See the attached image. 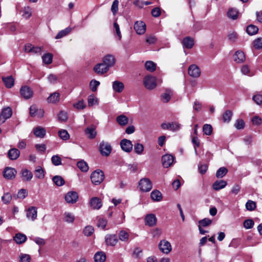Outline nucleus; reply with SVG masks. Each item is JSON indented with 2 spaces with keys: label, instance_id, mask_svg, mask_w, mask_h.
<instances>
[{
  "label": "nucleus",
  "instance_id": "f257e3e1",
  "mask_svg": "<svg viewBox=\"0 0 262 262\" xmlns=\"http://www.w3.org/2000/svg\"><path fill=\"white\" fill-rule=\"evenodd\" d=\"M104 179L103 172L99 169L93 171L91 175L92 182L95 185L100 184Z\"/></svg>",
  "mask_w": 262,
  "mask_h": 262
},
{
  "label": "nucleus",
  "instance_id": "f03ea898",
  "mask_svg": "<svg viewBox=\"0 0 262 262\" xmlns=\"http://www.w3.org/2000/svg\"><path fill=\"white\" fill-rule=\"evenodd\" d=\"M140 190L143 192H148L152 189V185L151 181L146 178L141 179L139 182Z\"/></svg>",
  "mask_w": 262,
  "mask_h": 262
},
{
  "label": "nucleus",
  "instance_id": "7ed1b4c3",
  "mask_svg": "<svg viewBox=\"0 0 262 262\" xmlns=\"http://www.w3.org/2000/svg\"><path fill=\"white\" fill-rule=\"evenodd\" d=\"M145 87L148 90L155 89L157 86L156 77L151 75L145 77L143 80Z\"/></svg>",
  "mask_w": 262,
  "mask_h": 262
},
{
  "label": "nucleus",
  "instance_id": "20e7f679",
  "mask_svg": "<svg viewBox=\"0 0 262 262\" xmlns=\"http://www.w3.org/2000/svg\"><path fill=\"white\" fill-rule=\"evenodd\" d=\"M161 127L163 129H167L172 132H176L180 129L181 125L176 122H164L161 124Z\"/></svg>",
  "mask_w": 262,
  "mask_h": 262
},
{
  "label": "nucleus",
  "instance_id": "39448f33",
  "mask_svg": "<svg viewBox=\"0 0 262 262\" xmlns=\"http://www.w3.org/2000/svg\"><path fill=\"white\" fill-rule=\"evenodd\" d=\"M64 199L67 203L73 204L77 202L78 194L76 191H71L65 195Z\"/></svg>",
  "mask_w": 262,
  "mask_h": 262
},
{
  "label": "nucleus",
  "instance_id": "423d86ee",
  "mask_svg": "<svg viewBox=\"0 0 262 262\" xmlns=\"http://www.w3.org/2000/svg\"><path fill=\"white\" fill-rule=\"evenodd\" d=\"M159 248L160 251L165 254H168L172 250L170 243L164 239L160 241Z\"/></svg>",
  "mask_w": 262,
  "mask_h": 262
},
{
  "label": "nucleus",
  "instance_id": "0eeeda50",
  "mask_svg": "<svg viewBox=\"0 0 262 262\" xmlns=\"http://www.w3.org/2000/svg\"><path fill=\"white\" fill-rule=\"evenodd\" d=\"M100 151L101 154L105 156H108L111 152L112 147L111 145L104 141H102L99 146Z\"/></svg>",
  "mask_w": 262,
  "mask_h": 262
},
{
  "label": "nucleus",
  "instance_id": "6e6552de",
  "mask_svg": "<svg viewBox=\"0 0 262 262\" xmlns=\"http://www.w3.org/2000/svg\"><path fill=\"white\" fill-rule=\"evenodd\" d=\"M188 73L191 77L198 78L200 76L201 72L198 66L191 64L188 68Z\"/></svg>",
  "mask_w": 262,
  "mask_h": 262
},
{
  "label": "nucleus",
  "instance_id": "1a4fd4ad",
  "mask_svg": "<svg viewBox=\"0 0 262 262\" xmlns=\"http://www.w3.org/2000/svg\"><path fill=\"white\" fill-rule=\"evenodd\" d=\"M120 146L122 149L126 152H130L133 150L132 142L126 139H123L120 141Z\"/></svg>",
  "mask_w": 262,
  "mask_h": 262
},
{
  "label": "nucleus",
  "instance_id": "9d476101",
  "mask_svg": "<svg viewBox=\"0 0 262 262\" xmlns=\"http://www.w3.org/2000/svg\"><path fill=\"white\" fill-rule=\"evenodd\" d=\"M134 29L138 34H143L146 31V25L142 21H137L134 25Z\"/></svg>",
  "mask_w": 262,
  "mask_h": 262
},
{
  "label": "nucleus",
  "instance_id": "9b49d317",
  "mask_svg": "<svg viewBox=\"0 0 262 262\" xmlns=\"http://www.w3.org/2000/svg\"><path fill=\"white\" fill-rule=\"evenodd\" d=\"M16 173L17 171L15 169L7 167L5 168L3 172V176L5 178L10 180L15 178Z\"/></svg>",
  "mask_w": 262,
  "mask_h": 262
},
{
  "label": "nucleus",
  "instance_id": "f8f14e48",
  "mask_svg": "<svg viewBox=\"0 0 262 262\" xmlns=\"http://www.w3.org/2000/svg\"><path fill=\"white\" fill-rule=\"evenodd\" d=\"M21 96L26 99L30 98L33 96V91L28 86H23L20 89Z\"/></svg>",
  "mask_w": 262,
  "mask_h": 262
},
{
  "label": "nucleus",
  "instance_id": "ddd939ff",
  "mask_svg": "<svg viewBox=\"0 0 262 262\" xmlns=\"http://www.w3.org/2000/svg\"><path fill=\"white\" fill-rule=\"evenodd\" d=\"M173 160L174 157L172 155H165L162 158V165L164 167L168 168L172 164Z\"/></svg>",
  "mask_w": 262,
  "mask_h": 262
},
{
  "label": "nucleus",
  "instance_id": "4468645a",
  "mask_svg": "<svg viewBox=\"0 0 262 262\" xmlns=\"http://www.w3.org/2000/svg\"><path fill=\"white\" fill-rule=\"evenodd\" d=\"M108 70V68L103 62L97 64L94 67V71L98 74L106 73Z\"/></svg>",
  "mask_w": 262,
  "mask_h": 262
},
{
  "label": "nucleus",
  "instance_id": "2eb2a0df",
  "mask_svg": "<svg viewBox=\"0 0 262 262\" xmlns=\"http://www.w3.org/2000/svg\"><path fill=\"white\" fill-rule=\"evenodd\" d=\"M105 241L107 245L115 246L118 242V239L115 234H107L105 237Z\"/></svg>",
  "mask_w": 262,
  "mask_h": 262
},
{
  "label": "nucleus",
  "instance_id": "dca6fc26",
  "mask_svg": "<svg viewBox=\"0 0 262 262\" xmlns=\"http://www.w3.org/2000/svg\"><path fill=\"white\" fill-rule=\"evenodd\" d=\"M116 62L114 56L112 55H106L103 59V62L106 66L108 69L114 66Z\"/></svg>",
  "mask_w": 262,
  "mask_h": 262
},
{
  "label": "nucleus",
  "instance_id": "f3484780",
  "mask_svg": "<svg viewBox=\"0 0 262 262\" xmlns=\"http://www.w3.org/2000/svg\"><path fill=\"white\" fill-rule=\"evenodd\" d=\"M84 133L89 139H93L95 138L97 135L96 127L94 125L89 126L85 129Z\"/></svg>",
  "mask_w": 262,
  "mask_h": 262
},
{
  "label": "nucleus",
  "instance_id": "a211bd4d",
  "mask_svg": "<svg viewBox=\"0 0 262 262\" xmlns=\"http://www.w3.org/2000/svg\"><path fill=\"white\" fill-rule=\"evenodd\" d=\"M145 225L149 227H152L156 225L157 223V218L155 214H149L145 217Z\"/></svg>",
  "mask_w": 262,
  "mask_h": 262
},
{
  "label": "nucleus",
  "instance_id": "6ab92c4d",
  "mask_svg": "<svg viewBox=\"0 0 262 262\" xmlns=\"http://www.w3.org/2000/svg\"><path fill=\"white\" fill-rule=\"evenodd\" d=\"M112 88L115 92L120 93L123 91L124 85L123 82L116 80L112 83Z\"/></svg>",
  "mask_w": 262,
  "mask_h": 262
},
{
  "label": "nucleus",
  "instance_id": "aec40b11",
  "mask_svg": "<svg viewBox=\"0 0 262 262\" xmlns=\"http://www.w3.org/2000/svg\"><path fill=\"white\" fill-rule=\"evenodd\" d=\"M37 208L35 207H31L28 208L27 211V217L32 221L35 220L37 217Z\"/></svg>",
  "mask_w": 262,
  "mask_h": 262
},
{
  "label": "nucleus",
  "instance_id": "412c9836",
  "mask_svg": "<svg viewBox=\"0 0 262 262\" xmlns=\"http://www.w3.org/2000/svg\"><path fill=\"white\" fill-rule=\"evenodd\" d=\"M90 205L93 209H99L102 206V202L97 197H93L90 200Z\"/></svg>",
  "mask_w": 262,
  "mask_h": 262
},
{
  "label": "nucleus",
  "instance_id": "4be33fe9",
  "mask_svg": "<svg viewBox=\"0 0 262 262\" xmlns=\"http://www.w3.org/2000/svg\"><path fill=\"white\" fill-rule=\"evenodd\" d=\"M20 173L23 181H30L32 179L33 174L28 169H23Z\"/></svg>",
  "mask_w": 262,
  "mask_h": 262
},
{
  "label": "nucleus",
  "instance_id": "5701e85b",
  "mask_svg": "<svg viewBox=\"0 0 262 262\" xmlns=\"http://www.w3.org/2000/svg\"><path fill=\"white\" fill-rule=\"evenodd\" d=\"M227 185V181L225 180L216 181L212 185V188L215 190H219L225 188Z\"/></svg>",
  "mask_w": 262,
  "mask_h": 262
},
{
  "label": "nucleus",
  "instance_id": "b1692460",
  "mask_svg": "<svg viewBox=\"0 0 262 262\" xmlns=\"http://www.w3.org/2000/svg\"><path fill=\"white\" fill-rule=\"evenodd\" d=\"M19 155V151L15 148L10 149L8 152V157L11 160H16Z\"/></svg>",
  "mask_w": 262,
  "mask_h": 262
},
{
  "label": "nucleus",
  "instance_id": "393cba45",
  "mask_svg": "<svg viewBox=\"0 0 262 262\" xmlns=\"http://www.w3.org/2000/svg\"><path fill=\"white\" fill-rule=\"evenodd\" d=\"M234 60L237 63H242L245 60V56L244 53L240 51L235 52L234 55Z\"/></svg>",
  "mask_w": 262,
  "mask_h": 262
},
{
  "label": "nucleus",
  "instance_id": "a878e982",
  "mask_svg": "<svg viewBox=\"0 0 262 262\" xmlns=\"http://www.w3.org/2000/svg\"><path fill=\"white\" fill-rule=\"evenodd\" d=\"M2 80L7 88H11L14 84V79L12 76L3 77Z\"/></svg>",
  "mask_w": 262,
  "mask_h": 262
},
{
  "label": "nucleus",
  "instance_id": "bb28decb",
  "mask_svg": "<svg viewBox=\"0 0 262 262\" xmlns=\"http://www.w3.org/2000/svg\"><path fill=\"white\" fill-rule=\"evenodd\" d=\"M94 259L95 262H104L106 260L105 254L102 251L97 252L94 255Z\"/></svg>",
  "mask_w": 262,
  "mask_h": 262
},
{
  "label": "nucleus",
  "instance_id": "cd10ccee",
  "mask_svg": "<svg viewBox=\"0 0 262 262\" xmlns=\"http://www.w3.org/2000/svg\"><path fill=\"white\" fill-rule=\"evenodd\" d=\"M60 94L58 92H54L51 94L47 98V101L49 103H55L59 101Z\"/></svg>",
  "mask_w": 262,
  "mask_h": 262
},
{
  "label": "nucleus",
  "instance_id": "c85d7f7f",
  "mask_svg": "<svg viewBox=\"0 0 262 262\" xmlns=\"http://www.w3.org/2000/svg\"><path fill=\"white\" fill-rule=\"evenodd\" d=\"M34 134L36 137L42 138L45 137L46 131L45 128L38 126L34 129Z\"/></svg>",
  "mask_w": 262,
  "mask_h": 262
},
{
  "label": "nucleus",
  "instance_id": "c756f323",
  "mask_svg": "<svg viewBox=\"0 0 262 262\" xmlns=\"http://www.w3.org/2000/svg\"><path fill=\"white\" fill-rule=\"evenodd\" d=\"M14 240L18 244H21L27 240V236L23 233H17L14 237Z\"/></svg>",
  "mask_w": 262,
  "mask_h": 262
},
{
  "label": "nucleus",
  "instance_id": "7c9ffc66",
  "mask_svg": "<svg viewBox=\"0 0 262 262\" xmlns=\"http://www.w3.org/2000/svg\"><path fill=\"white\" fill-rule=\"evenodd\" d=\"M183 45L184 47L187 49H191L194 45V40L190 37H186L183 40Z\"/></svg>",
  "mask_w": 262,
  "mask_h": 262
},
{
  "label": "nucleus",
  "instance_id": "2f4dec72",
  "mask_svg": "<svg viewBox=\"0 0 262 262\" xmlns=\"http://www.w3.org/2000/svg\"><path fill=\"white\" fill-rule=\"evenodd\" d=\"M72 31V28L71 27H67L66 29L62 30L60 31L56 36H55V39H60L66 36H67L68 34L70 33V32Z\"/></svg>",
  "mask_w": 262,
  "mask_h": 262
},
{
  "label": "nucleus",
  "instance_id": "473e14b6",
  "mask_svg": "<svg viewBox=\"0 0 262 262\" xmlns=\"http://www.w3.org/2000/svg\"><path fill=\"white\" fill-rule=\"evenodd\" d=\"M150 197L154 201L159 202L162 199V195L161 192L158 190L152 191L150 193Z\"/></svg>",
  "mask_w": 262,
  "mask_h": 262
},
{
  "label": "nucleus",
  "instance_id": "72a5a7b5",
  "mask_svg": "<svg viewBox=\"0 0 262 262\" xmlns=\"http://www.w3.org/2000/svg\"><path fill=\"white\" fill-rule=\"evenodd\" d=\"M118 123L122 126L126 125L128 122V118L124 115H121L116 118Z\"/></svg>",
  "mask_w": 262,
  "mask_h": 262
},
{
  "label": "nucleus",
  "instance_id": "f704fd0d",
  "mask_svg": "<svg viewBox=\"0 0 262 262\" xmlns=\"http://www.w3.org/2000/svg\"><path fill=\"white\" fill-rule=\"evenodd\" d=\"M77 166L82 172H86L89 170V166L86 162L83 160L78 161Z\"/></svg>",
  "mask_w": 262,
  "mask_h": 262
},
{
  "label": "nucleus",
  "instance_id": "c9c22d12",
  "mask_svg": "<svg viewBox=\"0 0 262 262\" xmlns=\"http://www.w3.org/2000/svg\"><path fill=\"white\" fill-rule=\"evenodd\" d=\"M35 177L39 179H42L45 177V172L42 168L39 166L36 167L35 171Z\"/></svg>",
  "mask_w": 262,
  "mask_h": 262
},
{
  "label": "nucleus",
  "instance_id": "e433bc0d",
  "mask_svg": "<svg viewBox=\"0 0 262 262\" xmlns=\"http://www.w3.org/2000/svg\"><path fill=\"white\" fill-rule=\"evenodd\" d=\"M52 180L54 183L58 186H61L63 185L65 183L64 179L60 176H55L53 177Z\"/></svg>",
  "mask_w": 262,
  "mask_h": 262
},
{
  "label": "nucleus",
  "instance_id": "4c0bfd02",
  "mask_svg": "<svg viewBox=\"0 0 262 262\" xmlns=\"http://www.w3.org/2000/svg\"><path fill=\"white\" fill-rule=\"evenodd\" d=\"M64 221L68 223H72L75 220L74 215L71 212H65L63 214Z\"/></svg>",
  "mask_w": 262,
  "mask_h": 262
},
{
  "label": "nucleus",
  "instance_id": "58836bf2",
  "mask_svg": "<svg viewBox=\"0 0 262 262\" xmlns=\"http://www.w3.org/2000/svg\"><path fill=\"white\" fill-rule=\"evenodd\" d=\"M172 95V91L170 90H166L164 93L161 95V99L163 102H168Z\"/></svg>",
  "mask_w": 262,
  "mask_h": 262
},
{
  "label": "nucleus",
  "instance_id": "ea45409f",
  "mask_svg": "<svg viewBox=\"0 0 262 262\" xmlns=\"http://www.w3.org/2000/svg\"><path fill=\"white\" fill-rule=\"evenodd\" d=\"M145 67L147 71L152 72L156 69V64L152 61H147L145 63Z\"/></svg>",
  "mask_w": 262,
  "mask_h": 262
},
{
  "label": "nucleus",
  "instance_id": "a19ab883",
  "mask_svg": "<svg viewBox=\"0 0 262 262\" xmlns=\"http://www.w3.org/2000/svg\"><path fill=\"white\" fill-rule=\"evenodd\" d=\"M129 236V234L125 230H121L119 233V239L122 242H128Z\"/></svg>",
  "mask_w": 262,
  "mask_h": 262
},
{
  "label": "nucleus",
  "instance_id": "79ce46f5",
  "mask_svg": "<svg viewBox=\"0 0 262 262\" xmlns=\"http://www.w3.org/2000/svg\"><path fill=\"white\" fill-rule=\"evenodd\" d=\"M228 169L225 167L220 168L216 171L215 176L217 178H222L227 173Z\"/></svg>",
  "mask_w": 262,
  "mask_h": 262
},
{
  "label": "nucleus",
  "instance_id": "37998d69",
  "mask_svg": "<svg viewBox=\"0 0 262 262\" xmlns=\"http://www.w3.org/2000/svg\"><path fill=\"white\" fill-rule=\"evenodd\" d=\"M233 113L230 110H227L223 114V120L224 122H229L232 117Z\"/></svg>",
  "mask_w": 262,
  "mask_h": 262
},
{
  "label": "nucleus",
  "instance_id": "c03bdc74",
  "mask_svg": "<svg viewBox=\"0 0 262 262\" xmlns=\"http://www.w3.org/2000/svg\"><path fill=\"white\" fill-rule=\"evenodd\" d=\"M258 28L254 25H250L247 27V32L250 35H253L257 33Z\"/></svg>",
  "mask_w": 262,
  "mask_h": 262
},
{
  "label": "nucleus",
  "instance_id": "a18cd8bd",
  "mask_svg": "<svg viewBox=\"0 0 262 262\" xmlns=\"http://www.w3.org/2000/svg\"><path fill=\"white\" fill-rule=\"evenodd\" d=\"M144 147L142 144L137 143L134 145V151L137 155H142L144 151Z\"/></svg>",
  "mask_w": 262,
  "mask_h": 262
},
{
  "label": "nucleus",
  "instance_id": "49530a36",
  "mask_svg": "<svg viewBox=\"0 0 262 262\" xmlns=\"http://www.w3.org/2000/svg\"><path fill=\"white\" fill-rule=\"evenodd\" d=\"M241 72L244 75H246L249 76H252L254 75V72L251 71L247 65L243 66L241 68Z\"/></svg>",
  "mask_w": 262,
  "mask_h": 262
},
{
  "label": "nucleus",
  "instance_id": "de8ad7c7",
  "mask_svg": "<svg viewBox=\"0 0 262 262\" xmlns=\"http://www.w3.org/2000/svg\"><path fill=\"white\" fill-rule=\"evenodd\" d=\"M1 114L6 120L11 117V116H12V112L11 108L8 107L4 108Z\"/></svg>",
  "mask_w": 262,
  "mask_h": 262
},
{
  "label": "nucleus",
  "instance_id": "09e8293b",
  "mask_svg": "<svg viewBox=\"0 0 262 262\" xmlns=\"http://www.w3.org/2000/svg\"><path fill=\"white\" fill-rule=\"evenodd\" d=\"M43 62L47 64L51 63L52 62L53 55L50 53H47L42 56Z\"/></svg>",
  "mask_w": 262,
  "mask_h": 262
},
{
  "label": "nucleus",
  "instance_id": "8fccbe9b",
  "mask_svg": "<svg viewBox=\"0 0 262 262\" xmlns=\"http://www.w3.org/2000/svg\"><path fill=\"white\" fill-rule=\"evenodd\" d=\"M238 14V11L237 10V9L234 8L230 9L228 12V16H229V17L233 19H235L237 18Z\"/></svg>",
  "mask_w": 262,
  "mask_h": 262
},
{
  "label": "nucleus",
  "instance_id": "3c124183",
  "mask_svg": "<svg viewBox=\"0 0 262 262\" xmlns=\"http://www.w3.org/2000/svg\"><path fill=\"white\" fill-rule=\"evenodd\" d=\"M203 131L204 134L210 136L212 133V126L208 124H205L203 126Z\"/></svg>",
  "mask_w": 262,
  "mask_h": 262
},
{
  "label": "nucleus",
  "instance_id": "603ef678",
  "mask_svg": "<svg viewBox=\"0 0 262 262\" xmlns=\"http://www.w3.org/2000/svg\"><path fill=\"white\" fill-rule=\"evenodd\" d=\"M94 229L92 226H86L83 231V234L86 236H90L94 232Z\"/></svg>",
  "mask_w": 262,
  "mask_h": 262
},
{
  "label": "nucleus",
  "instance_id": "864d4df0",
  "mask_svg": "<svg viewBox=\"0 0 262 262\" xmlns=\"http://www.w3.org/2000/svg\"><path fill=\"white\" fill-rule=\"evenodd\" d=\"M107 224V221L106 220L102 218V217H98L97 220V226L99 228H101L102 229H104L106 226Z\"/></svg>",
  "mask_w": 262,
  "mask_h": 262
},
{
  "label": "nucleus",
  "instance_id": "5fc2aeb1",
  "mask_svg": "<svg viewBox=\"0 0 262 262\" xmlns=\"http://www.w3.org/2000/svg\"><path fill=\"white\" fill-rule=\"evenodd\" d=\"M212 223V220L208 218H205L203 220L199 221V226L200 227H207L209 226Z\"/></svg>",
  "mask_w": 262,
  "mask_h": 262
},
{
  "label": "nucleus",
  "instance_id": "6e6d98bb",
  "mask_svg": "<svg viewBox=\"0 0 262 262\" xmlns=\"http://www.w3.org/2000/svg\"><path fill=\"white\" fill-rule=\"evenodd\" d=\"M58 135L60 138L63 140H67L70 138V135L68 132L65 129H62L58 132Z\"/></svg>",
  "mask_w": 262,
  "mask_h": 262
},
{
  "label": "nucleus",
  "instance_id": "4d7b16f0",
  "mask_svg": "<svg viewBox=\"0 0 262 262\" xmlns=\"http://www.w3.org/2000/svg\"><path fill=\"white\" fill-rule=\"evenodd\" d=\"M100 85V82L95 80L93 79L90 83V87L92 91L95 92L97 91V87Z\"/></svg>",
  "mask_w": 262,
  "mask_h": 262
},
{
  "label": "nucleus",
  "instance_id": "13d9d810",
  "mask_svg": "<svg viewBox=\"0 0 262 262\" xmlns=\"http://www.w3.org/2000/svg\"><path fill=\"white\" fill-rule=\"evenodd\" d=\"M256 203L253 201L249 200L246 204V208L248 210L253 211L256 208Z\"/></svg>",
  "mask_w": 262,
  "mask_h": 262
},
{
  "label": "nucleus",
  "instance_id": "bf43d9fd",
  "mask_svg": "<svg viewBox=\"0 0 262 262\" xmlns=\"http://www.w3.org/2000/svg\"><path fill=\"white\" fill-rule=\"evenodd\" d=\"M51 161L52 164L55 166H58L61 164V159L58 155L52 156Z\"/></svg>",
  "mask_w": 262,
  "mask_h": 262
},
{
  "label": "nucleus",
  "instance_id": "052dcab7",
  "mask_svg": "<svg viewBox=\"0 0 262 262\" xmlns=\"http://www.w3.org/2000/svg\"><path fill=\"white\" fill-rule=\"evenodd\" d=\"M19 257V262H30L31 256L29 254L20 253Z\"/></svg>",
  "mask_w": 262,
  "mask_h": 262
},
{
  "label": "nucleus",
  "instance_id": "680f3d73",
  "mask_svg": "<svg viewBox=\"0 0 262 262\" xmlns=\"http://www.w3.org/2000/svg\"><path fill=\"white\" fill-rule=\"evenodd\" d=\"M254 224V221L252 219L246 220L243 223L244 227L247 229L253 228Z\"/></svg>",
  "mask_w": 262,
  "mask_h": 262
},
{
  "label": "nucleus",
  "instance_id": "e2e57ef3",
  "mask_svg": "<svg viewBox=\"0 0 262 262\" xmlns=\"http://www.w3.org/2000/svg\"><path fill=\"white\" fill-rule=\"evenodd\" d=\"M73 106L77 110H83L86 107V104L83 100H81L74 103Z\"/></svg>",
  "mask_w": 262,
  "mask_h": 262
},
{
  "label": "nucleus",
  "instance_id": "0e129e2a",
  "mask_svg": "<svg viewBox=\"0 0 262 262\" xmlns=\"http://www.w3.org/2000/svg\"><path fill=\"white\" fill-rule=\"evenodd\" d=\"M32 15V9L30 7L27 6L24 9L23 16L26 18H29Z\"/></svg>",
  "mask_w": 262,
  "mask_h": 262
},
{
  "label": "nucleus",
  "instance_id": "69168bd1",
  "mask_svg": "<svg viewBox=\"0 0 262 262\" xmlns=\"http://www.w3.org/2000/svg\"><path fill=\"white\" fill-rule=\"evenodd\" d=\"M245 124V122L243 119H237L234 124V126L237 129H241L244 128Z\"/></svg>",
  "mask_w": 262,
  "mask_h": 262
},
{
  "label": "nucleus",
  "instance_id": "338daca9",
  "mask_svg": "<svg viewBox=\"0 0 262 262\" xmlns=\"http://www.w3.org/2000/svg\"><path fill=\"white\" fill-rule=\"evenodd\" d=\"M241 186L237 184H235L232 187L230 193L234 195H237L241 190Z\"/></svg>",
  "mask_w": 262,
  "mask_h": 262
},
{
  "label": "nucleus",
  "instance_id": "774afa93",
  "mask_svg": "<svg viewBox=\"0 0 262 262\" xmlns=\"http://www.w3.org/2000/svg\"><path fill=\"white\" fill-rule=\"evenodd\" d=\"M253 46L257 49L262 48V38H258L255 39L253 42Z\"/></svg>",
  "mask_w": 262,
  "mask_h": 262
}]
</instances>
